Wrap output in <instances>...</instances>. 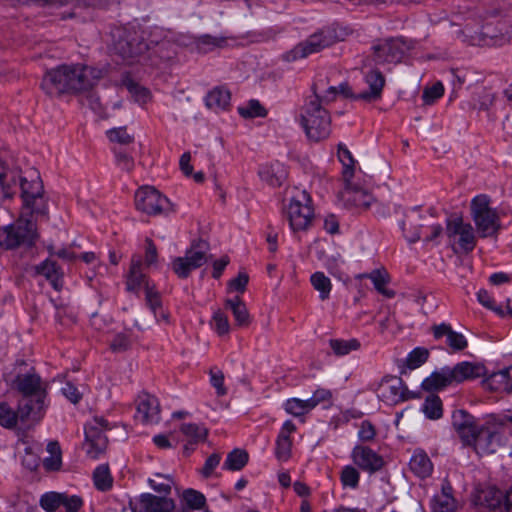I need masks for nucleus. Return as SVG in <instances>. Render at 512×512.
I'll use <instances>...</instances> for the list:
<instances>
[{
	"label": "nucleus",
	"mask_w": 512,
	"mask_h": 512,
	"mask_svg": "<svg viewBox=\"0 0 512 512\" xmlns=\"http://www.w3.org/2000/svg\"><path fill=\"white\" fill-rule=\"evenodd\" d=\"M249 455L245 450L234 449L228 453L227 458L223 464V469L229 471H240L248 463Z\"/></svg>",
	"instance_id": "38"
},
{
	"label": "nucleus",
	"mask_w": 512,
	"mask_h": 512,
	"mask_svg": "<svg viewBox=\"0 0 512 512\" xmlns=\"http://www.w3.org/2000/svg\"><path fill=\"white\" fill-rule=\"evenodd\" d=\"M228 38L223 36H212L209 34L201 35L195 38V46L199 52L209 53L218 48L228 46Z\"/></svg>",
	"instance_id": "35"
},
{
	"label": "nucleus",
	"mask_w": 512,
	"mask_h": 512,
	"mask_svg": "<svg viewBox=\"0 0 512 512\" xmlns=\"http://www.w3.org/2000/svg\"><path fill=\"white\" fill-rule=\"evenodd\" d=\"M369 68L371 70L365 75V81L369 86V90L357 94L355 96L356 100L376 101L382 96L385 77L375 66Z\"/></svg>",
	"instance_id": "23"
},
{
	"label": "nucleus",
	"mask_w": 512,
	"mask_h": 512,
	"mask_svg": "<svg viewBox=\"0 0 512 512\" xmlns=\"http://www.w3.org/2000/svg\"><path fill=\"white\" fill-rule=\"evenodd\" d=\"M93 481L99 491H108L113 486V478L108 464L99 465L93 472Z\"/></svg>",
	"instance_id": "39"
},
{
	"label": "nucleus",
	"mask_w": 512,
	"mask_h": 512,
	"mask_svg": "<svg viewBox=\"0 0 512 512\" xmlns=\"http://www.w3.org/2000/svg\"><path fill=\"white\" fill-rule=\"evenodd\" d=\"M329 346L336 356H345L352 351H357L360 348V342L353 339H330Z\"/></svg>",
	"instance_id": "42"
},
{
	"label": "nucleus",
	"mask_w": 512,
	"mask_h": 512,
	"mask_svg": "<svg viewBox=\"0 0 512 512\" xmlns=\"http://www.w3.org/2000/svg\"><path fill=\"white\" fill-rule=\"evenodd\" d=\"M488 384L493 390H501L512 396V378L509 368L493 373L488 379Z\"/></svg>",
	"instance_id": "36"
},
{
	"label": "nucleus",
	"mask_w": 512,
	"mask_h": 512,
	"mask_svg": "<svg viewBox=\"0 0 512 512\" xmlns=\"http://www.w3.org/2000/svg\"><path fill=\"white\" fill-rule=\"evenodd\" d=\"M135 418L143 424L158 423L160 420V404L158 399L148 393H142L137 398Z\"/></svg>",
	"instance_id": "20"
},
{
	"label": "nucleus",
	"mask_w": 512,
	"mask_h": 512,
	"mask_svg": "<svg viewBox=\"0 0 512 512\" xmlns=\"http://www.w3.org/2000/svg\"><path fill=\"white\" fill-rule=\"evenodd\" d=\"M431 329L435 339L446 337V343L453 351H462L468 346L464 335L454 331L449 324L433 325Z\"/></svg>",
	"instance_id": "24"
},
{
	"label": "nucleus",
	"mask_w": 512,
	"mask_h": 512,
	"mask_svg": "<svg viewBox=\"0 0 512 512\" xmlns=\"http://www.w3.org/2000/svg\"><path fill=\"white\" fill-rule=\"evenodd\" d=\"M107 136L110 141L119 144H129L133 141V137L127 133L126 128L122 127L109 130Z\"/></svg>",
	"instance_id": "60"
},
{
	"label": "nucleus",
	"mask_w": 512,
	"mask_h": 512,
	"mask_svg": "<svg viewBox=\"0 0 512 512\" xmlns=\"http://www.w3.org/2000/svg\"><path fill=\"white\" fill-rule=\"evenodd\" d=\"M61 506L65 508L66 512H78L83 506V500L78 495L70 496L63 493Z\"/></svg>",
	"instance_id": "58"
},
{
	"label": "nucleus",
	"mask_w": 512,
	"mask_h": 512,
	"mask_svg": "<svg viewBox=\"0 0 512 512\" xmlns=\"http://www.w3.org/2000/svg\"><path fill=\"white\" fill-rule=\"evenodd\" d=\"M142 285L145 288L146 285H149L145 274L142 272V261L139 256H133L126 281L127 290L137 292Z\"/></svg>",
	"instance_id": "31"
},
{
	"label": "nucleus",
	"mask_w": 512,
	"mask_h": 512,
	"mask_svg": "<svg viewBox=\"0 0 512 512\" xmlns=\"http://www.w3.org/2000/svg\"><path fill=\"white\" fill-rule=\"evenodd\" d=\"M62 497L63 493H45L40 498V506L47 512H55L61 506Z\"/></svg>",
	"instance_id": "51"
},
{
	"label": "nucleus",
	"mask_w": 512,
	"mask_h": 512,
	"mask_svg": "<svg viewBox=\"0 0 512 512\" xmlns=\"http://www.w3.org/2000/svg\"><path fill=\"white\" fill-rule=\"evenodd\" d=\"M444 94V87L441 82H436L431 87H426L423 90L422 100L426 105H432L437 99L441 98Z\"/></svg>",
	"instance_id": "53"
},
{
	"label": "nucleus",
	"mask_w": 512,
	"mask_h": 512,
	"mask_svg": "<svg viewBox=\"0 0 512 512\" xmlns=\"http://www.w3.org/2000/svg\"><path fill=\"white\" fill-rule=\"evenodd\" d=\"M471 215L482 238L495 236L501 228L500 218L496 210L490 207V199L486 195H478L471 201Z\"/></svg>",
	"instance_id": "8"
},
{
	"label": "nucleus",
	"mask_w": 512,
	"mask_h": 512,
	"mask_svg": "<svg viewBox=\"0 0 512 512\" xmlns=\"http://www.w3.org/2000/svg\"><path fill=\"white\" fill-rule=\"evenodd\" d=\"M311 403L307 400H301L298 398H290L284 404V409L288 414L294 417H300L312 410Z\"/></svg>",
	"instance_id": "46"
},
{
	"label": "nucleus",
	"mask_w": 512,
	"mask_h": 512,
	"mask_svg": "<svg viewBox=\"0 0 512 512\" xmlns=\"http://www.w3.org/2000/svg\"><path fill=\"white\" fill-rule=\"evenodd\" d=\"M354 463L362 470L369 473L379 471L383 465V458L366 446H356L352 452Z\"/></svg>",
	"instance_id": "21"
},
{
	"label": "nucleus",
	"mask_w": 512,
	"mask_h": 512,
	"mask_svg": "<svg viewBox=\"0 0 512 512\" xmlns=\"http://www.w3.org/2000/svg\"><path fill=\"white\" fill-rule=\"evenodd\" d=\"M452 426L464 445L470 446L475 441V433L479 432V425L474 416L465 410H456L452 414Z\"/></svg>",
	"instance_id": "19"
},
{
	"label": "nucleus",
	"mask_w": 512,
	"mask_h": 512,
	"mask_svg": "<svg viewBox=\"0 0 512 512\" xmlns=\"http://www.w3.org/2000/svg\"><path fill=\"white\" fill-rule=\"evenodd\" d=\"M210 383L216 389L218 396H224L227 394V388L224 385V374L223 372L214 367L210 369Z\"/></svg>",
	"instance_id": "54"
},
{
	"label": "nucleus",
	"mask_w": 512,
	"mask_h": 512,
	"mask_svg": "<svg viewBox=\"0 0 512 512\" xmlns=\"http://www.w3.org/2000/svg\"><path fill=\"white\" fill-rule=\"evenodd\" d=\"M20 168L13 164V159L2 160V198H11L17 193L21 182Z\"/></svg>",
	"instance_id": "22"
},
{
	"label": "nucleus",
	"mask_w": 512,
	"mask_h": 512,
	"mask_svg": "<svg viewBox=\"0 0 512 512\" xmlns=\"http://www.w3.org/2000/svg\"><path fill=\"white\" fill-rule=\"evenodd\" d=\"M262 181L272 187H279L287 178V171L280 163L262 166L258 172Z\"/></svg>",
	"instance_id": "30"
},
{
	"label": "nucleus",
	"mask_w": 512,
	"mask_h": 512,
	"mask_svg": "<svg viewBox=\"0 0 512 512\" xmlns=\"http://www.w3.org/2000/svg\"><path fill=\"white\" fill-rule=\"evenodd\" d=\"M475 434V441H473L472 445H474L475 451L478 454H491L495 452L497 447V435L494 431L484 426H480L479 432Z\"/></svg>",
	"instance_id": "28"
},
{
	"label": "nucleus",
	"mask_w": 512,
	"mask_h": 512,
	"mask_svg": "<svg viewBox=\"0 0 512 512\" xmlns=\"http://www.w3.org/2000/svg\"><path fill=\"white\" fill-rule=\"evenodd\" d=\"M465 29L471 33L473 41L479 45L496 44L498 39L511 37L510 26L506 21L496 16H488L482 19L479 30H474L470 23H467Z\"/></svg>",
	"instance_id": "11"
},
{
	"label": "nucleus",
	"mask_w": 512,
	"mask_h": 512,
	"mask_svg": "<svg viewBox=\"0 0 512 512\" xmlns=\"http://www.w3.org/2000/svg\"><path fill=\"white\" fill-rule=\"evenodd\" d=\"M16 366L19 368V372L14 378H5V381L12 389L27 398L24 403L19 404L20 419L22 421L39 422L48 406L46 403L48 385L42 380L34 367L21 369L22 366L27 367L24 360H18Z\"/></svg>",
	"instance_id": "1"
},
{
	"label": "nucleus",
	"mask_w": 512,
	"mask_h": 512,
	"mask_svg": "<svg viewBox=\"0 0 512 512\" xmlns=\"http://www.w3.org/2000/svg\"><path fill=\"white\" fill-rule=\"evenodd\" d=\"M457 503L453 496L451 483L444 479L441 486V493L433 497L432 512H456Z\"/></svg>",
	"instance_id": "26"
},
{
	"label": "nucleus",
	"mask_w": 512,
	"mask_h": 512,
	"mask_svg": "<svg viewBox=\"0 0 512 512\" xmlns=\"http://www.w3.org/2000/svg\"><path fill=\"white\" fill-rule=\"evenodd\" d=\"M47 451L50 456L43 460V466L47 471H58L62 465L61 448L57 441H50L47 444Z\"/></svg>",
	"instance_id": "40"
},
{
	"label": "nucleus",
	"mask_w": 512,
	"mask_h": 512,
	"mask_svg": "<svg viewBox=\"0 0 512 512\" xmlns=\"http://www.w3.org/2000/svg\"><path fill=\"white\" fill-rule=\"evenodd\" d=\"M486 368L480 363L463 361L457 363L453 368L445 367L438 372L432 373L422 382V388L426 391L443 389L453 383H462L483 377Z\"/></svg>",
	"instance_id": "4"
},
{
	"label": "nucleus",
	"mask_w": 512,
	"mask_h": 512,
	"mask_svg": "<svg viewBox=\"0 0 512 512\" xmlns=\"http://www.w3.org/2000/svg\"><path fill=\"white\" fill-rule=\"evenodd\" d=\"M344 198L347 204L362 209L369 208L373 201L371 194L357 187H347L344 191Z\"/></svg>",
	"instance_id": "34"
},
{
	"label": "nucleus",
	"mask_w": 512,
	"mask_h": 512,
	"mask_svg": "<svg viewBox=\"0 0 512 512\" xmlns=\"http://www.w3.org/2000/svg\"><path fill=\"white\" fill-rule=\"evenodd\" d=\"M215 330L219 335L227 334L230 330L228 317L221 311H217L213 316Z\"/></svg>",
	"instance_id": "62"
},
{
	"label": "nucleus",
	"mask_w": 512,
	"mask_h": 512,
	"mask_svg": "<svg viewBox=\"0 0 512 512\" xmlns=\"http://www.w3.org/2000/svg\"><path fill=\"white\" fill-rule=\"evenodd\" d=\"M135 205L148 215H158L167 209L169 200L154 187L144 186L135 193Z\"/></svg>",
	"instance_id": "16"
},
{
	"label": "nucleus",
	"mask_w": 512,
	"mask_h": 512,
	"mask_svg": "<svg viewBox=\"0 0 512 512\" xmlns=\"http://www.w3.org/2000/svg\"><path fill=\"white\" fill-rule=\"evenodd\" d=\"M116 162L122 170L130 172L134 167L133 158L123 150H115Z\"/></svg>",
	"instance_id": "63"
},
{
	"label": "nucleus",
	"mask_w": 512,
	"mask_h": 512,
	"mask_svg": "<svg viewBox=\"0 0 512 512\" xmlns=\"http://www.w3.org/2000/svg\"><path fill=\"white\" fill-rule=\"evenodd\" d=\"M413 48L411 42L402 37L388 38L373 45L372 55L363 61L364 67L401 62L405 53Z\"/></svg>",
	"instance_id": "7"
},
{
	"label": "nucleus",
	"mask_w": 512,
	"mask_h": 512,
	"mask_svg": "<svg viewBox=\"0 0 512 512\" xmlns=\"http://www.w3.org/2000/svg\"><path fill=\"white\" fill-rule=\"evenodd\" d=\"M4 239H2V248L14 250L23 248L31 249L38 241L40 234L36 222L31 219L20 216L13 223L2 229Z\"/></svg>",
	"instance_id": "6"
},
{
	"label": "nucleus",
	"mask_w": 512,
	"mask_h": 512,
	"mask_svg": "<svg viewBox=\"0 0 512 512\" xmlns=\"http://www.w3.org/2000/svg\"><path fill=\"white\" fill-rule=\"evenodd\" d=\"M36 273L39 275H43L48 279L54 288L58 289L57 281L60 278L59 267L55 261H51L46 259L39 265L35 266Z\"/></svg>",
	"instance_id": "43"
},
{
	"label": "nucleus",
	"mask_w": 512,
	"mask_h": 512,
	"mask_svg": "<svg viewBox=\"0 0 512 512\" xmlns=\"http://www.w3.org/2000/svg\"><path fill=\"white\" fill-rule=\"evenodd\" d=\"M183 500L189 509H202L206 505L205 496L194 489H187L183 492Z\"/></svg>",
	"instance_id": "49"
},
{
	"label": "nucleus",
	"mask_w": 512,
	"mask_h": 512,
	"mask_svg": "<svg viewBox=\"0 0 512 512\" xmlns=\"http://www.w3.org/2000/svg\"><path fill=\"white\" fill-rule=\"evenodd\" d=\"M429 357V351L426 348L417 347L412 350L406 358V366L409 369H416L423 365Z\"/></svg>",
	"instance_id": "48"
},
{
	"label": "nucleus",
	"mask_w": 512,
	"mask_h": 512,
	"mask_svg": "<svg viewBox=\"0 0 512 512\" xmlns=\"http://www.w3.org/2000/svg\"><path fill=\"white\" fill-rule=\"evenodd\" d=\"M146 303L154 313L155 317H158L157 309H161V299L157 291L153 287L146 285Z\"/></svg>",
	"instance_id": "59"
},
{
	"label": "nucleus",
	"mask_w": 512,
	"mask_h": 512,
	"mask_svg": "<svg viewBox=\"0 0 512 512\" xmlns=\"http://www.w3.org/2000/svg\"><path fill=\"white\" fill-rule=\"evenodd\" d=\"M504 495L493 486H488L477 491L475 504L489 508L493 512H502Z\"/></svg>",
	"instance_id": "25"
},
{
	"label": "nucleus",
	"mask_w": 512,
	"mask_h": 512,
	"mask_svg": "<svg viewBox=\"0 0 512 512\" xmlns=\"http://www.w3.org/2000/svg\"><path fill=\"white\" fill-rule=\"evenodd\" d=\"M378 398L388 404H397L409 399V391L402 379L397 376H385L377 387Z\"/></svg>",
	"instance_id": "17"
},
{
	"label": "nucleus",
	"mask_w": 512,
	"mask_h": 512,
	"mask_svg": "<svg viewBox=\"0 0 512 512\" xmlns=\"http://www.w3.org/2000/svg\"><path fill=\"white\" fill-rule=\"evenodd\" d=\"M112 37L114 53L128 65L140 62L148 50L142 35L134 29L116 28L112 31Z\"/></svg>",
	"instance_id": "5"
},
{
	"label": "nucleus",
	"mask_w": 512,
	"mask_h": 512,
	"mask_svg": "<svg viewBox=\"0 0 512 512\" xmlns=\"http://www.w3.org/2000/svg\"><path fill=\"white\" fill-rule=\"evenodd\" d=\"M334 42V37L329 30H320L310 35L306 40L297 44L292 50L286 53L287 61H296L317 53L330 46Z\"/></svg>",
	"instance_id": "14"
},
{
	"label": "nucleus",
	"mask_w": 512,
	"mask_h": 512,
	"mask_svg": "<svg viewBox=\"0 0 512 512\" xmlns=\"http://www.w3.org/2000/svg\"><path fill=\"white\" fill-rule=\"evenodd\" d=\"M410 470L419 478H427L433 472V464L424 450L417 449L414 451L410 462Z\"/></svg>",
	"instance_id": "29"
},
{
	"label": "nucleus",
	"mask_w": 512,
	"mask_h": 512,
	"mask_svg": "<svg viewBox=\"0 0 512 512\" xmlns=\"http://www.w3.org/2000/svg\"><path fill=\"white\" fill-rule=\"evenodd\" d=\"M127 90L136 98V101L145 103L149 97V91L134 82L132 79H125L123 82Z\"/></svg>",
	"instance_id": "56"
},
{
	"label": "nucleus",
	"mask_w": 512,
	"mask_h": 512,
	"mask_svg": "<svg viewBox=\"0 0 512 512\" xmlns=\"http://www.w3.org/2000/svg\"><path fill=\"white\" fill-rule=\"evenodd\" d=\"M310 281L314 289L319 292V297L321 300H326L329 298L332 284L330 279L323 272L313 273L311 275Z\"/></svg>",
	"instance_id": "45"
},
{
	"label": "nucleus",
	"mask_w": 512,
	"mask_h": 512,
	"mask_svg": "<svg viewBox=\"0 0 512 512\" xmlns=\"http://www.w3.org/2000/svg\"><path fill=\"white\" fill-rule=\"evenodd\" d=\"M292 440L290 437L278 435L276 439L275 456L280 461H287L291 457Z\"/></svg>",
	"instance_id": "50"
},
{
	"label": "nucleus",
	"mask_w": 512,
	"mask_h": 512,
	"mask_svg": "<svg viewBox=\"0 0 512 512\" xmlns=\"http://www.w3.org/2000/svg\"><path fill=\"white\" fill-rule=\"evenodd\" d=\"M359 472L353 466H345L341 472V482L345 487L356 488L359 484Z\"/></svg>",
	"instance_id": "55"
},
{
	"label": "nucleus",
	"mask_w": 512,
	"mask_h": 512,
	"mask_svg": "<svg viewBox=\"0 0 512 512\" xmlns=\"http://www.w3.org/2000/svg\"><path fill=\"white\" fill-rule=\"evenodd\" d=\"M23 207L30 210L31 214L47 215L48 206L44 199V187L40 176L36 173L31 178H21L19 183Z\"/></svg>",
	"instance_id": "10"
},
{
	"label": "nucleus",
	"mask_w": 512,
	"mask_h": 512,
	"mask_svg": "<svg viewBox=\"0 0 512 512\" xmlns=\"http://www.w3.org/2000/svg\"><path fill=\"white\" fill-rule=\"evenodd\" d=\"M226 307L231 309L237 325H239V326H248L249 325L250 319H249L248 310H247L244 302L238 296H236L233 299H228L226 301Z\"/></svg>",
	"instance_id": "37"
},
{
	"label": "nucleus",
	"mask_w": 512,
	"mask_h": 512,
	"mask_svg": "<svg viewBox=\"0 0 512 512\" xmlns=\"http://www.w3.org/2000/svg\"><path fill=\"white\" fill-rule=\"evenodd\" d=\"M221 454L213 453L205 461L204 466L201 470L202 475L208 478L212 475L214 469L220 464Z\"/></svg>",
	"instance_id": "64"
},
{
	"label": "nucleus",
	"mask_w": 512,
	"mask_h": 512,
	"mask_svg": "<svg viewBox=\"0 0 512 512\" xmlns=\"http://www.w3.org/2000/svg\"><path fill=\"white\" fill-rule=\"evenodd\" d=\"M230 99L231 94L229 90L223 87H216L207 94L205 102L209 109L217 112L228 109L230 106Z\"/></svg>",
	"instance_id": "32"
},
{
	"label": "nucleus",
	"mask_w": 512,
	"mask_h": 512,
	"mask_svg": "<svg viewBox=\"0 0 512 512\" xmlns=\"http://www.w3.org/2000/svg\"><path fill=\"white\" fill-rule=\"evenodd\" d=\"M209 243L203 239L193 240L186 250L185 256L177 257L172 261V270L179 278H187L192 270L204 265L207 260Z\"/></svg>",
	"instance_id": "9"
},
{
	"label": "nucleus",
	"mask_w": 512,
	"mask_h": 512,
	"mask_svg": "<svg viewBox=\"0 0 512 512\" xmlns=\"http://www.w3.org/2000/svg\"><path fill=\"white\" fill-rule=\"evenodd\" d=\"M422 219L419 209L416 207L410 215H406L401 223V229L404 237L410 242L415 243L420 239V228L422 227Z\"/></svg>",
	"instance_id": "27"
},
{
	"label": "nucleus",
	"mask_w": 512,
	"mask_h": 512,
	"mask_svg": "<svg viewBox=\"0 0 512 512\" xmlns=\"http://www.w3.org/2000/svg\"><path fill=\"white\" fill-rule=\"evenodd\" d=\"M300 124L310 141L320 142L331 134V116L316 96H308L300 111Z\"/></svg>",
	"instance_id": "3"
},
{
	"label": "nucleus",
	"mask_w": 512,
	"mask_h": 512,
	"mask_svg": "<svg viewBox=\"0 0 512 512\" xmlns=\"http://www.w3.org/2000/svg\"><path fill=\"white\" fill-rule=\"evenodd\" d=\"M110 429V425L103 417H95L93 423L85 428L87 454L92 459H97L105 452L108 439L104 430Z\"/></svg>",
	"instance_id": "15"
},
{
	"label": "nucleus",
	"mask_w": 512,
	"mask_h": 512,
	"mask_svg": "<svg viewBox=\"0 0 512 512\" xmlns=\"http://www.w3.org/2000/svg\"><path fill=\"white\" fill-rule=\"evenodd\" d=\"M446 235L453 245H458L461 252L469 253L476 246V236L470 223L463 221L460 216L447 219Z\"/></svg>",
	"instance_id": "12"
},
{
	"label": "nucleus",
	"mask_w": 512,
	"mask_h": 512,
	"mask_svg": "<svg viewBox=\"0 0 512 512\" xmlns=\"http://www.w3.org/2000/svg\"><path fill=\"white\" fill-rule=\"evenodd\" d=\"M129 507L132 512H172L175 502L166 496L143 493L136 502L130 501Z\"/></svg>",
	"instance_id": "18"
},
{
	"label": "nucleus",
	"mask_w": 512,
	"mask_h": 512,
	"mask_svg": "<svg viewBox=\"0 0 512 512\" xmlns=\"http://www.w3.org/2000/svg\"><path fill=\"white\" fill-rule=\"evenodd\" d=\"M18 421L25 422L20 419L19 408L14 411L7 404L2 403V427L13 429L17 426Z\"/></svg>",
	"instance_id": "52"
},
{
	"label": "nucleus",
	"mask_w": 512,
	"mask_h": 512,
	"mask_svg": "<svg viewBox=\"0 0 512 512\" xmlns=\"http://www.w3.org/2000/svg\"><path fill=\"white\" fill-rule=\"evenodd\" d=\"M98 73L96 69L82 64L60 65L44 75L41 88L52 98L88 91L99 78Z\"/></svg>",
	"instance_id": "2"
},
{
	"label": "nucleus",
	"mask_w": 512,
	"mask_h": 512,
	"mask_svg": "<svg viewBox=\"0 0 512 512\" xmlns=\"http://www.w3.org/2000/svg\"><path fill=\"white\" fill-rule=\"evenodd\" d=\"M359 278H368L372 281L375 289L387 298H393L395 296V292L393 290L387 289L385 287L386 284L389 283L390 277L388 272L382 269H375L370 273H364L359 275Z\"/></svg>",
	"instance_id": "33"
},
{
	"label": "nucleus",
	"mask_w": 512,
	"mask_h": 512,
	"mask_svg": "<svg viewBox=\"0 0 512 512\" xmlns=\"http://www.w3.org/2000/svg\"><path fill=\"white\" fill-rule=\"evenodd\" d=\"M131 347V340L128 335L118 333L115 335L110 343V348L113 352H124Z\"/></svg>",
	"instance_id": "61"
},
{
	"label": "nucleus",
	"mask_w": 512,
	"mask_h": 512,
	"mask_svg": "<svg viewBox=\"0 0 512 512\" xmlns=\"http://www.w3.org/2000/svg\"><path fill=\"white\" fill-rule=\"evenodd\" d=\"M422 411L429 419L435 420L441 418L443 414V408L440 397L435 394H431L426 397L422 406Z\"/></svg>",
	"instance_id": "44"
},
{
	"label": "nucleus",
	"mask_w": 512,
	"mask_h": 512,
	"mask_svg": "<svg viewBox=\"0 0 512 512\" xmlns=\"http://www.w3.org/2000/svg\"><path fill=\"white\" fill-rule=\"evenodd\" d=\"M310 196L302 191L298 197L291 199L287 208V218L294 232L305 231L309 228L313 219V209L309 205Z\"/></svg>",
	"instance_id": "13"
},
{
	"label": "nucleus",
	"mask_w": 512,
	"mask_h": 512,
	"mask_svg": "<svg viewBox=\"0 0 512 512\" xmlns=\"http://www.w3.org/2000/svg\"><path fill=\"white\" fill-rule=\"evenodd\" d=\"M180 431L190 439V442L197 444L206 440L208 429L196 423H184L180 427Z\"/></svg>",
	"instance_id": "41"
},
{
	"label": "nucleus",
	"mask_w": 512,
	"mask_h": 512,
	"mask_svg": "<svg viewBox=\"0 0 512 512\" xmlns=\"http://www.w3.org/2000/svg\"><path fill=\"white\" fill-rule=\"evenodd\" d=\"M311 89H312L311 96H316L320 100L321 106H323V107L325 105H328L329 103L335 101V99L338 95V88H336L335 86L329 87L323 95H320L318 93V84L317 83H314L312 85Z\"/></svg>",
	"instance_id": "57"
},
{
	"label": "nucleus",
	"mask_w": 512,
	"mask_h": 512,
	"mask_svg": "<svg viewBox=\"0 0 512 512\" xmlns=\"http://www.w3.org/2000/svg\"><path fill=\"white\" fill-rule=\"evenodd\" d=\"M238 113L243 118H256V117H266L267 110L265 107L256 99H252L248 101L245 106H241L238 108Z\"/></svg>",
	"instance_id": "47"
}]
</instances>
